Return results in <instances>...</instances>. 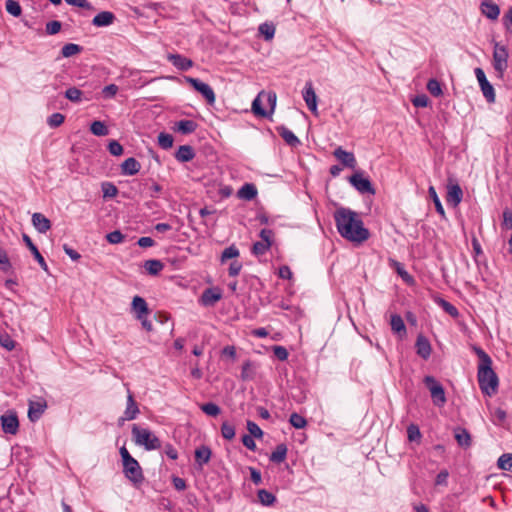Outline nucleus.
I'll return each mask as SVG.
<instances>
[{
  "mask_svg": "<svg viewBox=\"0 0 512 512\" xmlns=\"http://www.w3.org/2000/svg\"><path fill=\"white\" fill-rule=\"evenodd\" d=\"M1 427L4 433L15 435L19 430V420L17 413L13 410H8L0 417Z\"/></svg>",
  "mask_w": 512,
  "mask_h": 512,
  "instance_id": "6e6552de",
  "label": "nucleus"
},
{
  "mask_svg": "<svg viewBox=\"0 0 512 512\" xmlns=\"http://www.w3.org/2000/svg\"><path fill=\"white\" fill-rule=\"evenodd\" d=\"M82 50H83L82 46H80L78 44H74V43H68L62 47L61 54L63 57L69 58V57H72V56L80 53Z\"/></svg>",
  "mask_w": 512,
  "mask_h": 512,
  "instance_id": "4c0bfd02",
  "label": "nucleus"
},
{
  "mask_svg": "<svg viewBox=\"0 0 512 512\" xmlns=\"http://www.w3.org/2000/svg\"><path fill=\"white\" fill-rule=\"evenodd\" d=\"M131 306L137 320H142L143 316H147L149 313L147 302L140 296L133 298Z\"/></svg>",
  "mask_w": 512,
  "mask_h": 512,
  "instance_id": "f3484780",
  "label": "nucleus"
},
{
  "mask_svg": "<svg viewBox=\"0 0 512 512\" xmlns=\"http://www.w3.org/2000/svg\"><path fill=\"white\" fill-rule=\"evenodd\" d=\"M393 266L397 272V274L402 278V280L408 284L413 283V277L406 271L403 264L397 261H393Z\"/></svg>",
  "mask_w": 512,
  "mask_h": 512,
  "instance_id": "a19ab883",
  "label": "nucleus"
},
{
  "mask_svg": "<svg viewBox=\"0 0 512 512\" xmlns=\"http://www.w3.org/2000/svg\"><path fill=\"white\" fill-rule=\"evenodd\" d=\"M144 268L148 274L156 276L163 270L164 264L160 260L150 259L144 262Z\"/></svg>",
  "mask_w": 512,
  "mask_h": 512,
  "instance_id": "2f4dec72",
  "label": "nucleus"
},
{
  "mask_svg": "<svg viewBox=\"0 0 512 512\" xmlns=\"http://www.w3.org/2000/svg\"><path fill=\"white\" fill-rule=\"evenodd\" d=\"M123 473L134 485H139L144 481L142 468L135 458L123 464Z\"/></svg>",
  "mask_w": 512,
  "mask_h": 512,
  "instance_id": "39448f33",
  "label": "nucleus"
},
{
  "mask_svg": "<svg viewBox=\"0 0 512 512\" xmlns=\"http://www.w3.org/2000/svg\"><path fill=\"white\" fill-rule=\"evenodd\" d=\"M428 193H429V196L432 198L433 200V203L435 205V208H436V211L444 216L445 215V211H444V208L442 206V203L437 195V192L435 190V188L433 186H430L429 189H428Z\"/></svg>",
  "mask_w": 512,
  "mask_h": 512,
  "instance_id": "49530a36",
  "label": "nucleus"
},
{
  "mask_svg": "<svg viewBox=\"0 0 512 512\" xmlns=\"http://www.w3.org/2000/svg\"><path fill=\"white\" fill-rule=\"evenodd\" d=\"M257 368L258 365L255 362L246 360L242 365L241 379L243 381L253 380L255 378Z\"/></svg>",
  "mask_w": 512,
  "mask_h": 512,
  "instance_id": "cd10ccee",
  "label": "nucleus"
},
{
  "mask_svg": "<svg viewBox=\"0 0 512 512\" xmlns=\"http://www.w3.org/2000/svg\"><path fill=\"white\" fill-rule=\"evenodd\" d=\"M118 92V86L115 84H109L102 89L104 98H113Z\"/></svg>",
  "mask_w": 512,
  "mask_h": 512,
  "instance_id": "338daca9",
  "label": "nucleus"
},
{
  "mask_svg": "<svg viewBox=\"0 0 512 512\" xmlns=\"http://www.w3.org/2000/svg\"><path fill=\"white\" fill-rule=\"evenodd\" d=\"M47 408L46 400L40 398L39 400L29 401L28 418L31 422L38 421Z\"/></svg>",
  "mask_w": 512,
  "mask_h": 512,
  "instance_id": "9b49d317",
  "label": "nucleus"
},
{
  "mask_svg": "<svg viewBox=\"0 0 512 512\" xmlns=\"http://www.w3.org/2000/svg\"><path fill=\"white\" fill-rule=\"evenodd\" d=\"M221 435L226 440H232L235 437V427L228 421H224L221 425Z\"/></svg>",
  "mask_w": 512,
  "mask_h": 512,
  "instance_id": "37998d69",
  "label": "nucleus"
},
{
  "mask_svg": "<svg viewBox=\"0 0 512 512\" xmlns=\"http://www.w3.org/2000/svg\"><path fill=\"white\" fill-rule=\"evenodd\" d=\"M6 10L9 14L13 15L14 17H19L22 13V8L19 2L15 0L6 1Z\"/></svg>",
  "mask_w": 512,
  "mask_h": 512,
  "instance_id": "09e8293b",
  "label": "nucleus"
},
{
  "mask_svg": "<svg viewBox=\"0 0 512 512\" xmlns=\"http://www.w3.org/2000/svg\"><path fill=\"white\" fill-rule=\"evenodd\" d=\"M222 298L218 288H207L201 295V303L204 306H214Z\"/></svg>",
  "mask_w": 512,
  "mask_h": 512,
  "instance_id": "dca6fc26",
  "label": "nucleus"
},
{
  "mask_svg": "<svg viewBox=\"0 0 512 512\" xmlns=\"http://www.w3.org/2000/svg\"><path fill=\"white\" fill-rule=\"evenodd\" d=\"M240 254L238 248L235 245H231L227 248H225L221 254V262L224 263L225 261L236 258Z\"/></svg>",
  "mask_w": 512,
  "mask_h": 512,
  "instance_id": "de8ad7c7",
  "label": "nucleus"
},
{
  "mask_svg": "<svg viewBox=\"0 0 512 512\" xmlns=\"http://www.w3.org/2000/svg\"><path fill=\"white\" fill-rule=\"evenodd\" d=\"M257 496L263 506H271L276 501L275 495L266 489H260Z\"/></svg>",
  "mask_w": 512,
  "mask_h": 512,
  "instance_id": "f704fd0d",
  "label": "nucleus"
},
{
  "mask_svg": "<svg viewBox=\"0 0 512 512\" xmlns=\"http://www.w3.org/2000/svg\"><path fill=\"white\" fill-rule=\"evenodd\" d=\"M276 131L283 138V140L291 147H297L301 144L299 138L287 127L278 126L276 127Z\"/></svg>",
  "mask_w": 512,
  "mask_h": 512,
  "instance_id": "b1692460",
  "label": "nucleus"
},
{
  "mask_svg": "<svg viewBox=\"0 0 512 512\" xmlns=\"http://www.w3.org/2000/svg\"><path fill=\"white\" fill-rule=\"evenodd\" d=\"M64 96L73 103H79L82 101L83 92L77 87H70L65 91Z\"/></svg>",
  "mask_w": 512,
  "mask_h": 512,
  "instance_id": "ea45409f",
  "label": "nucleus"
},
{
  "mask_svg": "<svg viewBox=\"0 0 512 512\" xmlns=\"http://www.w3.org/2000/svg\"><path fill=\"white\" fill-rule=\"evenodd\" d=\"M32 224L39 233L43 234L51 228L50 220L39 212H36L32 215Z\"/></svg>",
  "mask_w": 512,
  "mask_h": 512,
  "instance_id": "6ab92c4d",
  "label": "nucleus"
},
{
  "mask_svg": "<svg viewBox=\"0 0 512 512\" xmlns=\"http://www.w3.org/2000/svg\"><path fill=\"white\" fill-rule=\"evenodd\" d=\"M481 12L487 18L496 20L500 14L499 6L491 0H483L481 3Z\"/></svg>",
  "mask_w": 512,
  "mask_h": 512,
  "instance_id": "4be33fe9",
  "label": "nucleus"
},
{
  "mask_svg": "<svg viewBox=\"0 0 512 512\" xmlns=\"http://www.w3.org/2000/svg\"><path fill=\"white\" fill-rule=\"evenodd\" d=\"M247 430L249 432L248 435L254 437V438H262L263 431L262 429L253 421L248 420L247 421Z\"/></svg>",
  "mask_w": 512,
  "mask_h": 512,
  "instance_id": "6e6d98bb",
  "label": "nucleus"
},
{
  "mask_svg": "<svg viewBox=\"0 0 512 512\" xmlns=\"http://www.w3.org/2000/svg\"><path fill=\"white\" fill-rule=\"evenodd\" d=\"M140 168L141 164L139 163V161L136 160L134 157H129L121 164V174L133 176L140 171Z\"/></svg>",
  "mask_w": 512,
  "mask_h": 512,
  "instance_id": "412c9836",
  "label": "nucleus"
},
{
  "mask_svg": "<svg viewBox=\"0 0 512 512\" xmlns=\"http://www.w3.org/2000/svg\"><path fill=\"white\" fill-rule=\"evenodd\" d=\"M65 120V116L59 112L53 113L47 119V124L51 128L59 127Z\"/></svg>",
  "mask_w": 512,
  "mask_h": 512,
  "instance_id": "3c124183",
  "label": "nucleus"
},
{
  "mask_svg": "<svg viewBox=\"0 0 512 512\" xmlns=\"http://www.w3.org/2000/svg\"><path fill=\"white\" fill-rule=\"evenodd\" d=\"M185 81L189 83L197 92H199L208 104L212 105L215 103L216 96L210 85L202 82L201 80L193 77L186 76Z\"/></svg>",
  "mask_w": 512,
  "mask_h": 512,
  "instance_id": "423d86ee",
  "label": "nucleus"
},
{
  "mask_svg": "<svg viewBox=\"0 0 512 512\" xmlns=\"http://www.w3.org/2000/svg\"><path fill=\"white\" fill-rule=\"evenodd\" d=\"M349 182L361 194L368 193L374 195L376 193L371 181L363 176V172H355L349 177Z\"/></svg>",
  "mask_w": 512,
  "mask_h": 512,
  "instance_id": "0eeeda50",
  "label": "nucleus"
},
{
  "mask_svg": "<svg viewBox=\"0 0 512 512\" xmlns=\"http://www.w3.org/2000/svg\"><path fill=\"white\" fill-rule=\"evenodd\" d=\"M333 155L345 166L348 168L354 169L357 161L352 152H348L344 150L342 147H338L334 150Z\"/></svg>",
  "mask_w": 512,
  "mask_h": 512,
  "instance_id": "4468645a",
  "label": "nucleus"
},
{
  "mask_svg": "<svg viewBox=\"0 0 512 512\" xmlns=\"http://www.w3.org/2000/svg\"><path fill=\"white\" fill-rule=\"evenodd\" d=\"M271 247V243H264L261 241H257L252 246V253L255 256H261L264 255Z\"/></svg>",
  "mask_w": 512,
  "mask_h": 512,
  "instance_id": "8fccbe9b",
  "label": "nucleus"
},
{
  "mask_svg": "<svg viewBox=\"0 0 512 512\" xmlns=\"http://www.w3.org/2000/svg\"><path fill=\"white\" fill-rule=\"evenodd\" d=\"M173 137L168 133H160L158 136V144L163 149H169L173 145Z\"/></svg>",
  "mask_w": 512,
  "mask_h": 512,
  "instance_id": "603ef678",
  "label": "nucleus"
},
{
  "mask_svg": "<svg viewBox=\"0 0 512 512\" xmlns=\"http://www.w3.org/2000/svg\"><path fill=\"white\" fill-rule=\"evenodd\" d=\"M334 220L338 233L344 239L361 244L368 240L370 232L357 212L350 208L340 207L334 212Z\"/></svg>",
  "mask_w": 512,
  "mask_h": 512,
  "instance_id": "f257e3e1",
  "label": "nucleus"
},
{
  "mask_svg": "<svg viewBox=\"0 0 512 512\" xmlns=\"http://www.w3.org/2000/svg\"><path fill=\"white\" fill-rule=\"evenodd\" d=\"M423 382L430 391L434 405L438 407L444 406L446 396L443 386L433 376H425Z\"/></svg>",
  "mask_w": 512,
  "mask_h": 512,
  "instance_id": "20e7f679",
  "label": "nucleus"
},
{
  "mask_svg": "<svg viewBox=\"0 0 512 512\" xmlns=\"http://www.w3.org/2000/svg\"><path fill=\"white\" fill-rule=\"evenodd\" d=\"M102 192L104 197L113 198L118 194V189L114 184L104 182L102 183Z\"/></svg>",
  "mask_w": 512,
  "mask_h": 512,
  "instance_id": "5fc2aeb1",
  "label": "nucleus"
},
{
  "mask_svg": "<svg viewBox=\"0 0 512 512\" xmlns=\"http://www.w3.org/2000/svg\"><path fill=\"white\" fill-rule=\"evenodd\" d=\"M302 95L308 109L317 114V95L310 81L306 83Z\"/></svg>",
  "mask_w": 512,
  "mask_h": 512,
  "instance_id": "f8f14e48",
  "label": "nucleus"
},
{
  "mask_svg": "<svg viewBox=\"0 0 512 512\" xmlns=\"http://www.w3.org/2000/svg\"><path fill=\"white\" fill-rule=\"evenodd\" d=\"M427 90L434 97H439L442 95L441 84L438 80L432 78L427 82Z\"/></svg>",
  "mask_w": 512,
  "mask_h": 512,
  "instance_id": "c03bdc74",
  "label": "nucleus"
},
{
  "mask_svg": "<svg viewBox=\"0 0 512 512\" xmlns=\"http://www.w3.org/2000/svg\"><path fill=\"white\" fill-rule=\"evenodd\" d=\"M124 237L125 236L119 230L112 231L106 235V239L110 244H119L123 242Z\"/></svg>",
  "mask_w": 512,
  "mask_h": 512,
  "instance_id": "13d9d810",
  "label": "nucleus"
},
{
  "mask_svg": "<svg viewBox=\"0 0 512 512\" xmlns=\"http://www.w3.org/2000/svg\"><path fill=\"white\" fill-rule=\"evenodd\" d=\"M508 52L505 46L495 43L493 51V66L496 71L503 72L507 68Z\"/></svg>",
  "mask_w": 512,
  "mask_h": 512,
  "instance_id": "9d476101",
  "label": "nucleus"
},
{
  "mask_svg": "<svg viewBox=\"0 0 512 512\" xmlns=\"http://www.w3.org/2000/svg\"><path fill=\"white\" fill-rule=\"evenodd\" d=\"M61 22L57 20L50 21L46 24V32L49 35L57 34L61 30Z\"/></svg>",
  "mask_w": 512,
  "mask_h": 512,
  "instance_id": "0e129e2a",
  "label": "nucleus"
},
{
  "mask_svg": "<svg viewBox=\"0 0 512 512\" xmlns=\"http://www.w3.org/2000/svg\"><path fill=\"white\" fill-rule=\"evenodd\" d=\"M242 269V263L239 261H233L228 269V274L231 277H236L239 275L240 271Z\"/></svg>",
  "mask_w": 512,
  "mask_h": 512,
  "instance_id": "774afa93",
  "label": "nucleus"
},
{
  "mask_svg": "<svg viewBox=\"0 0 512 512\" xmlns=\"http://www.w3.org/2000/svg\"><path fill=\"white\" fill-rule=\"evenodd\" d=\"M288 448L286 444H278L275 450L271 453L269 460L273 463L280 464L285 461L287 457Z\"/></svg>",
  "mask_w": 512,
  "mask_h": 512,
  "instance_id": "c756f323",
  "label": "nucleus"
},
{
  "mask_svg": "<svg viewBox=\"0 0 512 512\" xmlns=\"http://www.w3.org/2000/svg\"><path fill=\"white\" fill-rule=\"evenodd\" d=\"M139 408L134 400L133 395L129 392L127 396V405L124 411V416L121 417V420H134L139 414Z\"/></svg>",
  "mask_w": 512,
  "mask_h": 512,
  "instance_id": "5701e85b",
  "label": "nucleus"
},
{
  "mask_svg": "<svg viewBox=\"0 0 512 512\" xmlns=\"http://www.w3.org/2000/svg\"><path fill=\"white\" fill-rule=\"evenodd\" d=\"M463 198V192L458 184H453L448 187L447 202L453 206H457Z\"/></svg>",
  "mask_w": 512,
  "mask_h": 512,
  "instance_id": "393cba45",
  "label": "nucleus"
},
{
  "mask_svg": "<svg viewBox=\"0 0 512 512\" xmlns=\"http://www.w3.org/2000/svg\"><path fill=\"white\" fill-rule=\"evenodd\" d=\"M115 19L116 17L112 12L102 11L92 19V24L96 27H107L112 25Z\"/></svg>",
  "mask_w": 512,
  "mask_h": 512,
  "instance_id": "aec40b11",
  "label": "nucleus"
},
{
  "mask_svg": "<svg viewBox=\"0 0 512 512\" xmlns=\"http://www.w3.org/2000/svg\"><path fill=\"white\" fill-rule=\"evenodd\" d=\"M259 32L265 37L266 40H270L274 37L275 27L272 24L263 23L259 26Z\"/></svg>",
  "mask_w": 512,
  "mask_h": 512,
  "instance_id": "864d4df0",
  "label": "nucleus"
},
{
  "mask_svg": "<svg viewBox=\"0 0 512 512\" xmlns=\"http://www.w3.org/2000/svg\"><path fill=\"white\" fill-rule=\"evenodd\" d=\"M407 435L410 441H416L421 438V433L417 425L411 424L407 428Z\"/></svg>",
  "mask_w": 512,
  "mask_h": 512,
  "instance_id": "052dcab7",
  "label": "nucleus"
},
{
  "mask_svg": "<svg viewBox=\"0 0 512 512\" xmlns=\"http://www.w3.org/2000/svg\"><path fill=\"white\" fill-rule=\"evenodd\" d=\"M11 268V263L6 251L0 249V270L8 271Z\"/></svg>",
  "mask_w": 512,
  "mask_h": 512,
  "instance_id": "69168bd1",
  "label": "nucleus"
},
{
  "mask_svg": "<svg viewBox=\"0 0 512 512\" xmlns=\"http://www.w3.org/2000/svg\"><path fill=\"white\" fill-rule=\"evenodd\" d=\"M252 111L256 116L267 117L269 115L268 111L262 107L259 96L252 102Z\"/></svg>",
  "mask_w": 512,
  "mask_h": 512,
  "instance_id": "4d7b16f0",
  "label": "nucleus"
},
{
  "mask_svg": "<svg viewBox=\"0 0 512 512\" xmlns=\"http://www.w3.org/2000/svg\"><path fill=\"white\" fill-rule=\"evenodd\" d=\"M497 466L501 470L512 472V453L502 454L498 458Z\"/></svg>",
  "mask_w": 512,
  "mask_h": 512,
  "instance_id": "58836bf2",
  "label": "nucleus"
},
{
  "mask_svg": "<svg viewBox=\"0 0 512 512\" xmlns=\"http://www.w3.org/2000/svg\"><path fill=\"white\" fill-rule=\"evenodd\" d=\"M198 124L193 120H180L176 123V130L187 135L196 131Z\"/></svg>",
  "mask_w": 512,
  "mask_h": 512,
  "instance_id": "7c9ffc66",
  "label": "nucleus"
},
{
  "mask_svg": "<svg viewBox=\"0 0 512 512\" xmlns=\"http://www.w3.org/2000/svg\"><path fill=\"white\" fill-rule=\"evenodd\" d=\"M475 76L479 82L483 96L488 103L495 102V91L491 83L487 80L486 75L482 68L475 69Z\"/></svg>",
  "mask_w": 512,
  "mask_h": 512,
  "instance_id": "1a4fd4ad",
  "label": "nucleus"
},
{
  "mask_svg": "<svg viewBox=\"0 0 512 512\" xmlns=\"http://www.w3.org/2000/svg\"><path fill=\"white\" fill-rule=\"evenodd\" d=\"M472 350L479 358L478 365V383L484 395L493 396L498 391L499 378L492 369V360L490 356L479 346H472Z\"/></svg>",
  "mask_w": 512,
  "mask_h": 512,
  "instance_id": "f03ea898",
  "label": "nucleus"
},
{
  "mask_svg": "<svg viewBox=\"0 0 512 512\" xmlns=\"http://www.w3.org/2000/svg\"><path fill=\"white\" fill-rule=\"evenodd\" d=\"M455 438L461 447H469L471 445V436L466 429H458L455 433Z\"/></svg>",
  "mask_w": 512,
  "mask_h": 512,
  "instance_id": "e433bc0d",
  "label": "nucleus"
},
{
  "mask_svg": "<svg viewBox=\"0 0 512 512\" xmlns=\"http://www.w3.org/2000/svg\"><path fill=\"white\" fill-rule=\"evenodd\" d=\"M289 422L296 429H303L307 425L306 419L296 412L290 415Z\"/></svg>",
  "mask_w": 512,
  "mask_h": 512,
  "instance_id": "a18cd8bd",
  "label": "nucleus"
},
{
  "mask_svg": "<svg viewBox=\"0 0 512 512\" xmlns=\"http://www.w3.org/2000/svg\"><path fill=\"white\" fill-rule=\"evenodd\" d=\"M200 409L208 416L216 417L220 414L221 409L220 407L213 403V402H207L200 406Z\"/></svg>",
  "mask_w": 512,
  "mask_h": 512,
  "instance_id": "79ce46f5",
  "label": "nucleus"
},
{
  "mask_svg": "<svg viewBox=\"0 0 512 512\" xmlns=\"http://www.w3.org/2000/svg\"><path fill=\"white\" fill-rule=\"evenodd\" d=\"M167 59L172 63L174 67L181 71H187L193 67L194 63L191 59L181 55V54H172L169 53L167 55Z\"/></svg>",
  "mask_w": 512,
  "mask_h": 512,
  "instance_id": "ddd939ff",
  "label": "nucleus"
},
{
  "mask_svg": "<svg viewBox=\"0 0 512 512\" xmlns=\"http://www.w3.org/2000/svg\"><path fill=\"white\" fill-rule=\"evenodd\" d=\"M195 157L193 148L190 145H181L175 153V158L179 162H188Z\"/></svg>",
  "mask_w": 512,
  "mask_h": 512,
  "instance_id": "c85d7f7f",
  "label": "nucleus"
},
{
  "mask_svg": "<svg viewBox=\"0 0 512 512\" xmlns=\"http://www.w3.org/2000/svg\"><path fill=\"white\" fill-rule=\"evenodd\" d=\"M412 103L415 107L417 108H424V107H427L428 104H429V98L427 95L425 94H420V95H416L413 99H412Z\"/></svg>",
  "mask_w": 512,
  "mask_h": 512,
  "instance_id": "bf43d9fd",
  "label": "nucleus"
},
{
  "mask_svg": "<svg viewBox=\"0 0 512 512\" xmlns=\"http://www.w3.org/2000/svg\"><path fill=\"white\" fill-rule=\"evenodd\" d=\"M257 188L252 183H245L237 192V197L243 200H253L257 196Z\"/></svg>",
  "mask_w": 512,
  "mask_h": 512,
  "instance_id": "a878e982",
  "label": "nucleus"
},
{
  "mask_svg": "<svg viewBox=\"0 0 512 512\" xmlns=\"http://www.w3.org/2000/svg\"><path fill=\"white\" fill-rule=\"evenodd\" d=\"M211 455V449L206 445H202L195 450V461L202 467L210 461Z\"/></svg>",
  "mask_w": 512,
  "mask_h": 512,
  "instance_id": "bb28decb",
  "label": "nucleus"
},
{
  "mask_svg": "<svg viewBox=\"0 0 512 512\" xmlns=\"http://www.w3.org/2000/svg\"><path fill=\"white\" fill-rule=\"evenodd\" d=\"M90 131L95 136H106L109 134V130L104 122L96 120L91 123Z\"/></svg>",
  "mask_w": 512,
  "mask_h": 512,
  "instance_id": "c9c22d12",
  "label": "nucleus"
},
{
  "mask_svg": "<svg viewBox=\"0 0 512 512\" xmlns=\"http://www.w3.org/2000/svg\"><path fill=\"white\" fill-rule=\"evenodd\" d=\"M131 432L136 445L143 446L146 450L161 448V441L149 429L140 428L138 425L134 424Z\"/></svg>",
  "mask_w": 512,
  "mask_h": 512,
  "instance_id": "7ed1b4c3",
  "label": "nucleus"
},
{
  "mask_svg": "<svg viewBox=\"0 0 512 512\" xmlns=\"http://www.w3.org/2000/svg\"><path fill=\"white\" fill-rule=\"evenodd\" d=\"M435 302L451 317L457 318L459 316L458 309L445 299L438 297L435 299Z\"/></svg>",
  "mask_w": 512,
  "mask_h": 512,
  "instance_id": "473e14b6",
  "label": "nucleus"
},
{
  "mask_svg": "<svg viewBox=\"0 0 512 512\" xmlns=\"http://www.w3.org/2000/svg\"><path fill=\"white\" fill-rule=\"evenodd\" d=\"M390 325L393 332L398 334H406V326L400 315H392Z\"/></svg>",
  "mask_w": 512,
  "mask_h": 512,
  "instance_id": "72a5a7b5",
  "label": "nucleus"
},
{
  "mask_svg": "<svg viewBox=\"0 0 512 512\" xmlns=\"http://www.w3.org/2000/svg\"><path fill=\"white\" fill-rule=\"evenodd\" d=\"M415 347L418 356L424 360H427L430 357L432 351L431 344L424 335L419 334L417 336Z\"/></svg>",
  "mask_w": 512,
  "mask_h": 512,
  "instance_id": "2eb2a0df",
  "label": "nucleus"
},
{
  "mask_svg": "<svg viewBox=\"0 0 512 512\" xmlns=\"http://www.w3.org/2000/svg\"><path fill=\"white\" fill-rule=\"evenodd\" d=\"M108 150L113 156H120L123 153L122 145L116 140L109 142Z\"/></svg>",
  "mask_w": 512,
  "mask_h": 512,
  "instance_id": "e2e57ef3",
  "label": "nucleus"
},
{
  "mask_svg": "<svg viewBox=\"0 0 512 512\" xmlns=\"http://www.w3.org/2000/svg\"><path fill=\"white\" fill-rule=\"evenodd\" d=\"M273 353H274L275 357L277 359H279L280 361L287 360V358L289 356L287 349L284 346H279V345L273 346Z\"/></svg>",
  "mask_w": 512,
  "mask_h": 512,
  "instance_id": "680f3d73",
  "label": "nucleus"
},
{
  "mask_svg": "<svg viewBox=\"0 0 512 512\" xmlns=\"http://www.w3.org/2000/svg\"><path fill=\"white\" fill-rule=\"evenodd\" d=\"M22 239L23 241L25 242L26 246L28 247V249L31 251V253L33 254L35 260L38 262V264L40 265V267L48 272V266L45 262V259L44 257L41 255V253L39 252L37 246L32 242L31 238L27 235V234H23L22 236Z\"/></svg>",
  "mask_w": 512,
  "mask_h": 512,
  "instance_id": "a211bd4d",
  "label": "nucleus"
}]
</instances>
